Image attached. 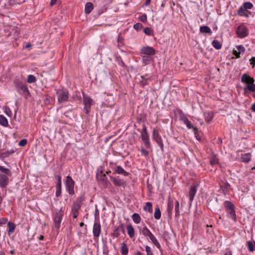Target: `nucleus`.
Wrapping results in <instances>:
<instances>
[{"instance_id":"774afa93","label":"nucleus","mask_w":255,"mask_h":255,"mask_svg":"<svg viewBox=\"0 0 255 255\" xmlns=\"http://www.w3.org/2000/svg\"><path fill=\"white\" fill-rule=\"evenodd\" d=\"M224 255H232V252L228 251Z\"/></svg>"},{"instance_id":"cd10ccee","label":"nucleus","mask_w":255,"mask_h":255,"mask_svg":"<svg viewBox=\"0 0 255 255\" xmlns=\"http://www.w3.org/2000/svg\"><path fill=\"white\" fill-rule=\"evenodd\" d=\"M94 6L92 2H87L85 5V11L87 14H89L93 9Z\"/></svg>"},{"instance_id":"09e8293b","label":"nucleus","mask_w":255,"mask_h":255,"mask_svg":"<svg viewBox=\"0 0 255 255\" xmlns=\"http://www.w3.org/2000/svg\"><path fill=\"white\" fill-rule=\"evenodd\" d=\"M138 19L142 22H145L147 21V15L146 14H142L139 16Z\"/></svg>"},{"instance_id":"f704fd0d","label":"nucleus","mask_w":255,"mask_h":255,"mask_svg":"<svg viewBox=\"0 0 255 255\" xmlns=\"http://www.w3.org/2000/svg\"><path fill=\"white\" fill-rule=\"evenodd\" d=\"M0 171L5 174L6 176H10L11 175V173L9 169L5 168L2 166L0 165Z\"/></svg>"},{"instance_id":"0eeeda50","label":"nucleus","mask_w":255,"mask_h":255,"mask_svg":"<svg viewBox=\"0 0 255 255\" xmlns=\"http://www.w3.org/2000/svg\"><path fill=\"white\" fill-rule=\"evenodd\" d=\"M56 95H57V100L59 103H64L68 101L69 92L64 90H56Z\"/></svg>"},{"instance_id":"473e14b6","label":"nucleus","mask_w":255,"mask_h":255,"mask_svg":"<svg viewBox=\"0 0 255 255\" xmlns=\"http://www.w3.org/2000/svg\"><path fill=\"white\" fill-rule=\"evenodd\" d=\"M173 207H174L173 202V201H169L168 203L167 212H168V214L169 216L171 215L172 214Z\"/></svg>"},{"instance_id":"c85d7f7f","label":"nucleus","mask_w":255,"mask_h":255,"mask_svg":"<svg viewBox=\"0 0 255 255\" xmlns=\"http://www.w3.org/2000/svg\"><path fill=\"white\" fill-rule=\"evenodd\" d=\"M123 231L124 232V229L122 226H118L117 227L113 233V235L114 237L117 238L120 235V232Z\"/></svg>"},{"instance_id":"412c9836","label":"nucleus","mask_w":255,"mask_h":255,"mask_svg":"<svg viewBox=\"0 0 255 255\" xmlns=\"http://www.w3.org/2000/svg\"><path fill=\"white\" fill-rule=\"evenodd\" d=\"M115 173L122 174L125 176H127L129 175V173L126 171L121 166H117L115 170Z\"/></svg>"},{"instance_id":"a19ab883","label":"nucleus","mask_w":255,"mask_h":255,"mask_svg":"<svg viewBox=\"0 0 255 255\" xmlns=\"http://www.w3.org/2000/svg\"><path fill=\"white\" fill-rule=\"evenodd\" d=\"M152 243L158 249H160L161 246L155 236L150 239Z\"/></svg>"},{"instance_id":"ddd939ff","label":"nucleus","mask_w":255,"mask_h":255,"mask_svg":"<svg viewBox=\"0 0 255 255\" xmlns=\"http://www.w3.org/2000/svg\"><path fill=\"white\" fill-rule=\"evenodd\" d=\"M101 232V226L100 223H95L93 228L94 240L95 241L98 240Z\"/></svg>"},{"instance_id":"5701e85b","label":"nucleus","mask_w":255,"mask_h":255,"mask_svg":"<svg viewBox=\"0 0 255 255\" xmlns=\"http://www.w3.org/2000/svg\"><path fill=\"white\" fill-rule=\"evenodd\" d=\"M120 251L122 255H128V248L127 245L123 242L121 245Z\"/></svg>"},{"instance_id":"58836bf2","label":"nucleus","mask_w":255,"mask_h":255,"mask_svg":"<svg viewBox=\"0 0 255 255\" xmlns=\"http://www.w3.org/2000/svg\"><path fill=\"white\" fill-rule=\"evenodd\" d=\"M154 217L155 219L158 220L161 217V212L159 208H156L155 209Z\"/></svg>"},{"instance_id":"1a4fd4ad","label":"nucleus","mask_w":255,"mask_h":255,"mask_svg":"<svg viewBox=\"0 0 255 255\" xmlns=\"http://www.w3.org/2000/svg\"><path fill=\"white\" fill-rule=\"evenodd\" d=\"M83 103L84 104V111L86 114H88L91 110V106L93 104V100L88 96L83 94Z\"/></svg>"},{"instance_id":"2eb2a0df","label":"nucleus","mask_w":255,"mask_h":255,"mask_svg":"<svg viewBox=\"0 0 255 255\" xmlns=\"http://www.w3.org/2000/svg\"><path fill=\"white\" fill-rule=\"evenodd\" d=\"M9 179L6 175L0 174V187L5 188L8 184Z\"/></svg>"},{"instance_id":"c756f323","label":"nucleus","mask_w":255,"mask_h":255,"mask_svg":"<svg viewBox=\"0 0 255 255\" xmlns=\"http://www.w3.org/2000/svg\"><path fill=\"white\" fill-rule=\"evenodd\" d=\"M0 124L5 127L8 125L7 120L3 115H0Z\"/></svg>"},{"instance_id":"a211bd4d","label":"nucleus","mask_w":255,"mask_h":255,"mask_svg":"<svg viewBox=\"0 0 255 255\" xmlns=\"http://www.w3.org/2000/svg\"><path fill=\"white\" fill-rule=\"evenodd\" d=\"M16 228V226L14 223L8 222L7 223V234L8 236H10L12 234H13L15 231Z\"/></svg>"},{"instance_id":"f3484780","label":"nucleus","mask_w":255,"mask_h":255,"mask_svg":"<svg viewBox=\"0 0 255 255\" xmlns=\"http://www.w3.org/2000/svg\"><path fill=\"white\" fill-rule=\"evenodd\" d=\"M113 183L116 186H124L125 185V182L123 180L120 178H116L113 177H110Z\"/></svg>"},{"instance_id":"2f4dec72","label":"nucleus","mask_w":255,"mask_h":255,"mask_svg":"<svg viewBox=\"0 0 255 255\" xmlns=\"http://www.w3.org/2000/svg\"><path fill=\"white\" fill-rule=\"evenodd\" d=\"M131 217L133 221L136 224H139L141 221V218L137 213H134Z\"/></svg>"},{"instance_id":"13d9d810","label":"nucleus","mask_w":255,"mask_h":255,"mask_svg":"<svg viewBox=\"0 0 255 255\" xmlns=\"http://www.w3.org/2000/svg\"><path fill=\"white\" fill-rule=\"evenodd\" d=\"M237 49L238 50L239 52H240V53L241 52H244L245 50V47L242 45L238 46Z\"/></svg>"},{"instance_id":"aec40b11","label":"nucleus","mask_w":255,"mask_h":255,"mask_svg":"<svg viewBox=\"0 0 255 255\" xmlns=\"http://www.w3.org/2000/svg\"><path fill=\"white\" fill-rule=\"evenodd\" d=\"M210 163L212 166L218 164L219 163V160L216 154H212L209 158Z\"/></svg>"},{"instance_id":"a878e982","label":"nucleus","mask_w":255,"mask_h":255,"mask_svg":"<svg viewBox=\"0 0 255 255\" xmlns=\"http://www.w3.org/2000/svg\"><path fill=\"white\" fill-rule=\"evenodd\" d=\"M205 121L209 123L213 118V114L211 112H206L204 113Z\"/></svg>"},{"instance_id":"4c0bfd02","label":"nucleus","mask_w":255,"mask_h":255,"mask_svg":"<svg viewBox=\"0 0 255 255\" xmlns=\"http://www.w3.org/2000/svg\"><path fill=\"white\" fill-rule=\"evenodd\" d=\"M23 2H24V0H9V3L12 6L17 4H21Z\"/></svg>"},{"instance_id":"9b49d317","label":"nucleus","mask_w":255,"mask_h":255,"mask_svg":"<svg viewBox=\"0 0 255 255\" xmlns=\"http://www.w3.org/2000/svg\"><path fill=\"white\" fill-rule=\"evenodd\" d=\"M236 33L240 38H244L248 35V30L244 23L241 24L238 27Z\"/></svg>"},{"instance_id":"ea45409f","label":"nucleus","mask_w":255,"mask_h":255,"mask_svg":"<svg viewBox=\"0 0 255 255\" xmlns=\"http://www.w3.org/2000/svg\"><path fill=\"white\" fill-rule=\"evenodd\" d=\"M152 243L158 249H160L161 246L155 236L150 239Z\"/></svg>"},{"instance_id":"7c9ffc66","label":"nucleus","mask_w":255,"mask_h":255,"mask_svg":"<svg viewBox=\"0 0 255 255\" xmlns=\"http://www.w3.org/2000/svg\"><path fill=\"white\" fill-rule=\"evenodd\" d=\"M85 200V196L82 194L80 195L76 201V202L74 204L75 205H79L81 207L83 202Z\"/></svg>"},{"instance_id":"f8f14e48","label":"nucleus","mask_w":255,"mask_h":255,"mask_svg":"<svg viewBox=\"0 0 255 255\" xmlns=\"http://www.w3.org/2000/svg\"><path fill=\"white\" fill-rule=\"evenodd\" d=\"M155 53V50L153 47L149 46H143L140 49V55L151 56L154 55Z\"/></svg>"},{"instance_id":"052dcab7","label":"nucleus","mask_w":255,"mask_h":255,"mask_svg":"<svg viewBox=\"0 0 255 255\" xmlns=\"http://www.w3.org/2000/svg\"><path fill=\"white\" fill-rule=\"evenodd\" d=\"M233 54L236 56V58H240V52L237 51V50H234L233 51Z\"/></svg>"},{"instance_id":"4be33fe9","label":"nucleus","mask_w":255,"mask_h":255,"mask_svg":"<svg viewBox=\"0 0 255 255\" xmlns=\"http://www.w3.org/2000/svg\"><path fill=\"white\" fill-rule=\"evenodd\" d=\"M81 208L79 205L73 204L72 208V212L74 218H76L78 217L79 211Z\"/></svg>"},{"instance_id":"8fccbe9b","label":"nucleus","mask_w":255,"mask_h":255,"mask_svg":"<svg viewBox=\"0 0 255 255\" xmlns=\"http://www.w3.org/2000/svg\"><path fill=\"white\" fill-rule=\"evenodd\" d=\"M247 246H248V248L249 249V250L250 251V252H253L254 250V245H253V244L252 243V242H250V241H249L247 242Z\"/></svg>"},{"instance_id":"393cba45","label":"nucleus","mask_w":255,"mask_h":255,"mask_svg":"<svg viewBox=\"0 0 255 255\" xmlns=\"http://www.w3.org/2000/svg\"><path fill=\"white\" fill-rule=\"evenodd\" d=\"M127 230L128 234L130 238H132L134 236V229L131 225H128L127 226Z\"/></svg>"},{"instance_id":"9d476101","label":"nucleus","mask_w":255,"mask_h":255,"mask_svg":"<svg viewBox=\"0 0 255 255\" xmlns=\"http://www.w3.org/2000/svg\"><path fill=\"white\" fill-rule=\"evenodd\" d=\"M66 189L69 194L73 195L74 194V181L70 176L66 177L65 181Z\"/></svg>"},{"instance_id":"37998d69","label":"nucleus","mask_w":255,"mask_h":255,"mask_svg":"<svg viewBox=\"0 0 255 255\" xmlns=\"http://www.w3.org/2000/svg\"><path fill=\"white\" fill-rule=\"evenodd\" d=\"M36 81L35 77L33 75H29L27 78V82L28 83H32Z\"/></svg>"},{"instance_id":"680f3d73","label":"nucleus","mask_w":255,"mask_h":255,"mask_svg":"<svg viewBox=\"0 0 255 255\" xmlns=\"http://www.w3.org/2000/svg\"><path fill=\"white\" fill-rule=\"evenodd\" d=\"M141 80H148L150 79V77L148 76L147 74H145V75H142L140 76Z\"/></svg>"},{"instance_id":"4d7b16f0","label":"nucleus","mask_w":255,"mask_h":255,"mask_svg":"<svg viewBox=\"0 0 255 255\" xmlns=\"http://www.w3.org/2000/svg\"><path fill=\"white\" fill-rule=\"evenodd\" d=\"M148 80H141L139 81L140 85L142 87H144L145 85H147L148 84V83L147 82Z\"/></svg>"},{"instance_id":"6e6552de","label":"nucleus","mask_w":255,"mask_h":255,"mask_svg":"<svg viewBox=\"0 0 255 255\" xmlns=\"http://www.w3.org/2000/svg\"><path fill=\"white\" fill-rule=\"evenodd\" d=\"M152 138L153 140H154L157 143L161 150H163L164 149V144L163 143L162 139L159 133L158 130L156 128H154L153 129Z\"/></svg>"},{"instance_id":"7ed1b4c3","label":"nucleus","mask_w":255,"mask_h":255,"mask_svg":"<svg viewBox=\"0 0 255 255\" xmlns=\"http://www.w3.org/2000/svg\"><path fill=\"white\" fill-rule=\"evenodd\" d=\"M14 84L17 92L20 95L25 97L26 98L30 95L28 89L25 84L19 80H15L14 81Z\"/></svg>"},{"instance_id":"864d4df0","label":"nucleus","mask_w":255,"mask_h":255,"mask_svg":"<svg viewBox=\"0 0 255 255\" xmlns=\"http://www.w3.org/2000/svg\"><path fill=\"white\" fill-rule=\"evenodd\" d=\"M27 142V139H22L19 142L18 145L20 146H24L26 145Z\"/></svg>"},{"instance_id":"f03ea898","label":"nucleus","mask_w":255,"mask_h":255,"mask_svg":"<svg viewBox=\"0 0 255 255\" xmlns=\"http://www.w3.org/2000/svg\"><path fill=\"white\" fill-rule=\"evenodd\" d=\"M254 5L251 2H245L240 6L238 11L237 14L241 16H245L246 18L249 17V15L251 14V12L248 9L253 8Z\"/></svg>"},{"instance_id":"0e129e2a","label":"nucleus","mask_w":255,"mask_h":255,"mask_svg":"<svg viewBox=\"0 0 255 255\" xmlns=\"http://www.w3.org/2000/svg\"><path fill=\"white\" fill-rule=\"evenodd\" d=\"M62 188V181L56 182V188Z\"/></svg>"},{"instance_id":"c03bdc74","label":"nucleus","mask_w":255,"mask_h":255,"mask_svg":"<svg viewBox=\"0 0 255 255\" xmlns=\"http://www.w3.org/2000/svg\"><path fill=\"white\" fill-rule=\"evenodd\" d=\"M223 192L225 194L229 190L230 185L229 183H225L224 185L221 186Z\"/></svg>"},{"instance_id":"39448f33","label":"nucleus","mask_w":255,"mask_h":255,"mask_svg":"<svg viewBox=\"0 0 255 255\" xmlns=\"http://www.w3.org/2000/svg\"><path fill=\"white\" fill-rule=\"evenodd\" d=\"M64 216V211L61 208L60 210H56L54 213V223L56 228L59 229Z\"/></svg>"},{"instance_id":"b1692460","label":"nucleus","mask_w":255,"mask_h":255,"mask_svg":"<svg viewBox=\"0 0 255 255\" xmlns=\"http://www.w3.org/2000/svg\"><path fill=\"white\" fill-rule=\"evenodd\" d=\"M200 32L202 33H209L211 35L212 33V30L208 26L203 25L200 27Z\"/></svg>"},{"instance_id":"dca6fc26","label":"nucleus","mask_w":255,"mask_h":255,"mask_svg":"<svg viewBox=\"0 0 255 255\" xmlns=\"http://www.w3.org/2000/svg\"><path fill=\"white\" fill-rule=\"evenodd\" d=\"M197 192V187L196 185H193L191 186L189 192V196L190 201L192 202L195 197V195Z\"/></svg>"},{"instance_id":"338daca9","label":"nucleus","mask_w":255,"mask_h":255,"mask_svg":"<svg viewBox=\"0 0 255 255\" xmlns=\"http://www.w3.org/2000/svg\"><path fill=\"white\" fill-rule=\"evenodd\" d=\"M251 110L253 112H255V103L252 105Z\"/></svg>"},{"instance_id":"72a5a7b5","label":"nucleus","mask_w":255,"mask_h":255,"mask_svg":"<svg viewBox=\"0 0 255 255\" xmlns=\"http://www.w3.org/2000/svg\"><path fill=\"white\" fill-rule=\"evenodd\" d=\"M212 46L216 49L219 50L222 48V44L217 40H214L212 43Z\"/></svg>"},{"instance_id":"4468645a","label":"nucleus","mask_w":255,"mask_h":255,"mask_svg":"<svg viewBox=\"0 0 255 255\" xmlns=\"http://www.w3.org/2000/svg\"><path fill=\"white\" fill-rule=\"evenodd\" d=\"M180 120L183 122V124H185L189 129L193 128V131L195 134H196L198 131V128L196 127H194L192 126L191 122L189 120L184 116L180 117Z\"/></svg>"},{"instance_id":"bb28decb","label":"nucleus","mask_w":255,"mask_h":255,"mask_svg":"<svg viewBox=\"0 0 255 255\" xmlns=\"http://www.w3.org/2000/svg\"><path fill=\"white\" fill-rule=\"evenodd\" d=\"M141 56L142 57V62L144 65H148L150 64L152 60V58L151 57V56L145 55H141Z\"/></svg>"},{"instance_id":"603ef678","label":"nucleus","mask_w":255,"mask_h":255,"mask_svg":"<svg viewBox=\"0 0 255 255\" xmlns=\"http://www.w3.org/2000/svg\"><path fill=\"white\" fill-rule=\"evenodd\" d=\"M145 250L147 253L146 255H153L150 247L146 246L145 247Z\"/></svg>"},{"instance_id":"69168bd1","label":"nucleus","mask_w":255,"mask_h":255,"mask_svg":"<svg viewBox=\"0 0 255 255\" xmlns=\"http://www.w3.org/2000/svg\"><path fill=\"white\" fill-rule=\"evenodd\" d=\"M57 0H51L50 5L51 6L54 5L57 2Z\"/></svg>"},{"instance_id":"423d86ee","label":"nucleus","mask_w":255,"mask_h":255,"mask_svg":"<svg viewBox=\"0 0 255 255\" xmlns=\"http://www.w3.org/2000/svg\"><path fill=\"white\" fill-rule=\"evenodd\" d=\"M141 138L145 147L147 149L150 148L151 145L150 141L149 136L146 127L145 125H143L142 127V129L141 131Z\"/></svg>"},{"instance_id":"3c124183","label":"nucleus","mask_w":255,"mask_h":255,"mask_svg":"<svg viewBox=\"0 0 255 255\" xmlns=\"http://www.w3.org/2000/svg\"><path fill=\"white\" fill-rule=\"evenodd\" d=\"M4 112L8 117H11L12 116V112L9 107H5Z\"/></svg>"},{"instance_id":"6e6d98bb","label":"nucleus","mask_w":255,"mask_h":255,"mask_svg":"<svg viewBox=\"0 0 255 255\" xmlns=\"http://www.w3.org/2000/svg\"><path fill=\"white\" fill-rule=\"evenodd\" d=\"M7 219L6 218H2L0 219V226L4 225L7 222Z\"/></svg>"},{"instance_id":"6ab92c4d","label":"nucleus","mask_w":255,"mask_h":255,"mask_svg":"<svg viewBox=\"0 0 255 255\" xmlns=\"http://www.w3.org/2000/svg\"><path fill=\"white\" fill-rule=\"evenodd\" d=\"M141 233L145 237H148L150 240L154 236L146 226H144L142 228Z\"/></svg>"},{"instance_id":"49530a36","label":"nucleus","mask_w":255,"mask_h":255,"mask_svg":"<svg viewBox=\"0 0 255 255\" xmlns=\"http://www.w3.org/2000/svg\"><path fill=\"white\" fill-rule=\"evenodd\" d=\"M140 151L142 155H143L145 157L148 155L149 152L147 150L144 148L143 146H141L140 147Z\"/></svg>"},{"instance_id":"f257e3e1","label":"nucleus","mask_w":255,"mask_h":255,"mask_svg":"<svg viewBox=\"0 0 255 255\" xmlns=\"http://www.w3.org/2000/svg\"><path fill=\"white\" fill-rule=\"evenodd\" d=\"M241 82L248 85L247 86L244 88L245 93H247L248 91L254 92H255V80L253 78L245 73L241 77Z\"/></svg>"},{"instance_id":"5fc2aeb1","label":"nucleus","mask_w":255,"mask_h":255,"mask_svg":"<svg viewBox=\"0 0 255 255\" xmlns=\"http://www.w3.org/2000/svg\"><path fill=\"white\" fill-rule=\"evenodd\" d=\"M61 188H57L55 195L57 197H59L61 195Z\"/></svg>"},{"instance_id":"79ce46f5","label":"nucleus","mask_w":255,"mask_h":255,"mask_svg":"<svg viewBox=\"0 0 255 255\" xmlns=\"http://www.w3.org/2000/svg\"><path fill=\"white\" fill-rule=\"evenodd\" d=\"M175 216L178 217L180 215L179 212V203L178 201H176L175 204Z\"/></svg>"},{"instance_id":"20e7f679","label":"nucleus","mask_w":255,"mask_h":255,"mask_svg":"<svg viewBox=\"0 0 255 255\" xmlns=\"http://www.w3.org/2000/svg\"><path fill=\"white\" fill-rule=\"evenodd\" d=\"M224 206L225 211L227 213L228 217L232 219L234 222H236V215L234 205L230 201H225L224 202Z\"/></svg>"},{"instance_id":"c9c22d12","label":"nucleus","mask_w":255,"mask_h":255,"mask_svg":"<svg viewBox=\"0 0 255 255\" xmlns=\"http://www.w3.org/2000/svg\"><path fill=\"white\" fill-rule=\"evenodd\" d=\"M251 156L250 153H245L242 156V161L245 162H248L250 161Z\"/></svg>"},{"instance_id":"e2e57ef3","label":"nucleus","mask_w":255,"mask_h":255,"mask_svg":"<svg viewBox=\"0 0 255 255\" xmlns=\"http://www.w3.org/2000/svg\"><path fill=\"white\" fill-rule=\"evenodd\" d=\"M55 178L56 182H61V176L60 175H55Z\"/></svg>"},{"instance_id":"e433bc0d","label":"nucleus","mask_w":255,"mask_h":255,"mask_svg":"<svg viewBox=\"0 0 255 255\" xmlns=\"http://www.w3.org/2000/svg\"><path fill=\"white\" fill-rule=\"evenodd\" d=\"M144 33L149 36H153V30L150 27H145L143 30Z\"/></svg>"},{"instance_id":"bf43d9fd","label":"nucleus","mask_w":255,"mask_h":255,"mask_svg":"<svg viewBox=\"0 0 255 255\" xmlns=\"http://www.w3.org/2000/svg\"><path fill=\"white\" fill-rule=\"evenodd\" d=\"M250 64L252 65V67L254 68L255 66V57H252L250 60Z\"/></svg>"},{"instance_id":"de8ad7c7","label":"nucleus","mask_w":255,"mask_h":255,"mask_svg":"<svg viewBox=\"0 0 255 255\" xmlns=\"http://www.w3.org/2000/svg\"><path fill=\"white\" fill-rule=\"evenodd\" d=\"M142 27L143 25L140 23H136L133 25V28L137 31L141 30Z\"/></svg>"},{"instance_id":"a18cd8bd","label":"nucleus","mask_w":255,"mask_h":255,"mask_svg":"<svg viewBox=\"0 0 255 255\" xmlns=\"http://www.w3.org/2000/svg\"><path fill=\"white\" fill-rule=\"evenodd\" d=\"M144 209L145 210H147L149 212H151L152 211V206L151 203L146 202V206L144 207Z\"/></svg>"}]
</instances>
